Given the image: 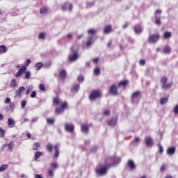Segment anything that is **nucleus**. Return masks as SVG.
<instances>
[{
  "label": "nucleus",
  "instance_id": "obj_1",
  "mask_svg": "<svg viewBox=\"0 0 178 178\" xmlns=\"http://www.w3.org/2000/svg\"><path fill=\"white\" fill-rule=\"evenodd\" d=\"M120 161H122L120 157H116V156H114L113 157L108 158L106 161V163H107L111 168V166H115V165L120 163Z\"/></svg>",
  "mask_w": 178,
  "mask_h": 178
},
{
  "label": "nucleus",
  "instance_id": "obj_2",
  "mask_svg": "<svg viewBox=\"0 0 178 178\" xmlns=\"http://www.w3.org/2000/svg\"><path fill=\"white\" fill-rule=\"evenodd\" d=\"M30 63H31V60L27 59L25 62V65H23L20 67L18 72L15 74V77H22L23 73L27 70V66H29Z\"/></svg>",
  "mask_w": 178,
  "mask_h": 178
},
{
  "label": "nucleus",
  "instance_id": "obj_3",
  "mask_svg": "<svg viewBox=\"0 0 178 178\" xmlns=\"http://www.w3.org/2000/svg\"><path fill=\"white\" fill-rule=\"evenodd\" d=\"M108 168H110V167H109V165H108L107 163H106L105 166L101 167V165H98L96 168L95 172L97 175H98V176H104L105 175L106 173H107Z\"/></svg>",
  "mask_w": 178,
  "mask_h": 178
},
{
  "label": "nucleus",
  "instance_id": "obj_4",
  "mask_svg": "<svg viewBox=\"0 0 178 178\" xmlns=\"http://www.w3.org/2000/svg\"><path fill=\"white\" fill-rule=\"evenodd\" d=\"M71 51L72 54H69L68 60L70 62H76L79 59V53H77V51H74V47L71 48Z\"/></svg>",
  "mask_w": 178,
  "mask_h": 178
},
{
  "label": "nucleus",
  "instance_id": "obj_5",
  "mask_svg": "<svg viewBox=\"0 0 178 178\" xmlns=\"http://www.w3.org/2000/svg\"><path fill=\"white\" fill-rule=\"evenodd\" d=\"M140 97H141V92L136 91L134 92L131 96V102L133 104H138V101H140Z\"/></svg>",
  "mask_w": 178,
  "mask_h": 178
},
{
  "label": "nucleus",
  "instance_id": "obj_6",
  "mask_svg": "<svg viewBox=\"0 0 178 178\" xmlns=\"http://www.w3.org/2000/svg\"><path fill=\"white\" fill-rule=\"evenodd\" d=\"M90 101H95L98 98H101V92L99 90H93L89 97Z\"/></svg>",
  "mask_w": 178,
  "mask_h": 178
},
{
  "label": "nucleus",
  "instance_id": "obj_7",
  "mask_svg": "<svg viewBox=\"0 0 178 178\" xmlns=\"http://www.w3.org/2000/svg\"><path fill=\"white\" fill-rule=\"evenodd\" d=\"M108 92L111 94V95H118V87L115 84H113L110 87Z\"/></svg>",
  "mask_w": 178,
  "mask_h": 178
},
{
  "label": "nucleus",
  "instance_id": "obj_8",
  "mask_svg": "<svg viewBox=\"0 0 178 178\" xmlns=\"http://www.w3.org/2000/svg\"><path fill=\"white\" fill-rule=\"evenodd\" d=\"M159 37V34L152 35L149 37V42L152 43L158 42Z\"/></svg>",
  "mask_w": 178,
  "mask_h": 178
},
{
  "label": "nucleus",
  "instance_id": "obj_9",
  "mask_svg": "<svg viewBox=\"0 0 178 178\" xmlns=\"http://www.w3.org/2000/svg\"><path fill=\"white\" fill-rule=\"evenodd\" d=\"M69 6L68 8V10L70 12H72V10H73V4L70 3H65L62 6V10L63 12L66 11L67 8Z\"/></svg>",
  "mask_w": 178,
  "mask_h": 178
},
{
  "label": "nucleus",
  "instance_id": "obj_10",
  "mask_svg": "<svg viewBox=\"0 0 178 178\" xmlns=\"http://www.w3.org/2000/svg\"><path fill=\"white\" fill-rule=\"evenodd\" d=\"M65 131L73 133L74 131V125L70 124H65Z\"/></svg>",
  "mask_w": 178,
  "mask_h": 178
},
{
  "label": "nucleus",
  "instance_id": "obj_11",
  "mask_svg": "<svg viewBox=\"0 0 178 178\" xmlns=\"http://www.w3.org/2000/svg\"><path fill=\"white\" fill-rule=\"evenodd\" d=\"M26 91V88L24 86L19 87L16 91H15V97H19V98L22 97V93Z\"/></svg>",
  "mask_w": 178,
  "mask_h": 178
},
{
  "label": "nucleus",
  "instance_id": "obj_12",
  "mask_svg": "<svg viewBox=\"0 0 178 178\" xmlns=\"http://www.w3.org/2000/svg\"><path fill=\"white\" fill-rule=\"evenodd\" d=\"M145 141L147 147H152L154 145V140H152V138L149 136H147Z\"/></svg>",
  "mask_w": 178,
  "mask_h": 178
},
{
  "label": "nucleus",
  "instance_id": "obj_13",
  "mask_svg": "<svg viewBox=\"0 0 178 178\" xmlns=\"http://www.w3.org/2000/svg\"><path fill=\"white\" fill-rule=\"evenodd\" d=\"M81 130L82 133H84L85 134H88V131L90 130V126L87 124H82L81 125Z\"/></svg>",
  "mask_w": 178,
  "mask_h": 178
},
{
  "label": "nucleus",
  "instance_id": "obj_14",
  "mask_svg": "<svg viewBox=\"0 0 178 178\" xmlns=\"http://www.w3.org/2000/svg\"><path fill=\"white\" fill-rule=\"evenodd\" d=\"M54 149H55V152L53 156L54 159H58V158H59V146L58 145H56L54 146Z\"/></svg>",
  "mask_w": 178,
  "mask_h": 178
},
{
  "label": "nucleus",
  "instance_id": "obj_15",
  "mask_svg": "<svg viewBox=\"0 0 178 178\" xmlns=\"http://www.w3.org/2000/svg\"><path fill=\"white\" fill-rule=\"evenodd\" d=\"M127 166L129 168V169H131V170H134V169L136 168V163L133 160H129L127 162Z\"/></svg>",
  "mask_w": 178,
  "mask_h": 178
},
{
  "label": "nucleus",
  "instance_id": "obj_16",
  "mask_svg": "<svg viewBox=\"0 0 178 178\" xmlns=\"http://www.w3.org/2000/svg\"><path fill=\"white\" fill-rule=\"evenodd\" d=\"M136 34H141L143 33V28L140 25H136L134 27Z\"/></svg>",
  "mask_w": 178,
  "mask_h": 178
},
{
  "label": "nucleus",
  "instance_id": "obj_17",
  "mask_svg": "<svg viewBox=\"0 0 178 178\" xmlns=\"http://www.w3.org/2000/svg\"><path fill=\"white\" fill-rule=\"evenodd\" d=\"M66 76H67L66 70H62L61 71H60L59 77L61 80H65V79H66Z\"/></svg>",
  "mask_w": 178,
  "mask_h": 178
},
{
  "label": "nucleus",
  "instance_id": "obj_18",
  "mask_svg": "<svg viewBox=\"0 0 178 178\" xmlns=\"http://www.w3.org/2000/svg\"><path fill=\"white\" fill-rule=\"evenodd\" d=\"M111 32H112V26L111 25L106 26L104 29V34H109Z\"/></svg>",
  "mask_w": 178,
  "mask_h": 178
},
{
  "label": "nucleus",
  "instance_id": "obj_19",
  "mask_svg": "<svg viewBox=\"0 0 178 178\" xmlns=\"http://www.w3.org/2000/svg\"><path fill=\"white\" fill-rule=\"evenodd\" d=\"M175 152H176V148L175 147H170L167 149L168 155H175Z\"/></svg>",
  "mask_w": 178,
  "mask_h": 178
},
{
  "label": "nucleus",
  "instance_id": "obj_20",
  "mask_svg": "<svg viewBox=\"0 0 178 178\" xmlns=\"http://www.w3.org/2000/svg\"><path fill=\"white\" fill-rule=\"evenodd\" d=\"M8 52V48L5 45L0 46V55L1 54H6Z\"/></svg>",
  "mask_w": 178,
  "mask_h": 178
},
{
  "label": "nucleus",
  "instance_id": "obj_21",
  "mask_svg": "<svg viewBox=\"0 0 178 178\" xmlns=\"http://www.w3.org/2000/svg\"><path fill=\"white\" fill-rule=\"evenodd\" d=\"M116 123H118V119L112 118L108 121L109 126H116Z\"/></svg>",
  "mask_w": 178,
  "mask_h": 178
},
{
  "label": "nucleus",
  "instance_id": "obj_22",
  "mask_svg": "<svg viewBox=\"0 0 178 178\" xmlns=\"http://www.w3.org/2000/svg\"><path fill=\"white\" fill-rule=\"evenodd\" d=\"M10 86L11 88H15L17 86V81L16 79H13L10 82Z\"/></svg>",
  "mask_w": 178,
  "mask_h": 178
},
{
  "label": "nucleus",
  "instance_id": "obj_23",
  "mask_svg": "<svg viewBox=\"0 0 178 178\" xmlns=\"http://www.w3.org/2000/svg\"><path fill=\"white\" fill-rule=\"evenodd\" d=\"M8 126L10 128L15 127V121L12 118L8 119Z\"/></svg>",
  "mask_w": 178,
  "mask_h": 178
},
{
  "label": "nucleus",
  "instance_id": "obj_24",
  "mask_svg": "<svg viewBox=\"0 0 178 178\" xmlns=\"http://www.w3.org/2000/svg\"><path fill=\"white\" fill-rule=\"evenodd\" d=\"M53 104L57 106L58 105H60V104H62V101L60 100L59 97H55L53 100Z\"/></svg>",
  "mask_w": 178,
  "mask_h": 178
},
{
  "label": "nucleus",
  "instance_id": "obj_25",
  "mask_svg": "<svg viewBox=\"0 0 178 178\" xmlns=\"http://www.w3.org/2000/svg\"><path fill=\"white\" fill-rule=\"evenodd\" d=\"M25 76L24 77V79H25L26 80H30V79H31V72L30 71H25Z\"/></svg>",
  "mask_w": 178,
  "mask_h": 178
},
{
  "label": "nucleus",
  "instance_id": "obj_26",
  "mask_svg": "<svg viewBox=\"0 0 178 178\" xmlns=\"http://www.w3.org/2000/svg\"><path fill=\"white\" fill-rule=\"evenodd\" d=\"M80 90V84L75 85L71 90L72 92H79Z\"/></svg>",
  "mask_w": 178,
  "mask_h": 178
},
{
  "label": "nucleus",
  "instance_id": "obj_27",
  "mask_svg": "<svg viewBox=\"0 0 178 178\" xmlns=\"http://www.w3.org/2000/svg\"><path fill=\"white\" fill-rule=\"evenodd\" d=\"M173 86V83L171 82L170 83H165V85H162L161 88H163L164 90H168L170 88Z\"/></svg>",
  "mask_w": 178,
  "mask_h": 178
},
{
  "label": "nucleus",
  "instance_id": "obj_28",
  "mask_svg": "<svg viewBox=\"0 0 178 178\" xmlns=\"http://www.w3.org/2000/svg\"><path fill=\"white\" fill-rule=\"evenodd\" d=\"M47 149L49 151V154H52V149H54V145L52 144L49 143L47 145Z\"/></svg>",
  "mask_w": 178,
  "mask_h": 178
},
{
  "label": "nucleus",
  "instance_id": "obj_29",
  "mask_svg": "<svg viewBox=\"0 0 178 178\" xmlns=\"http://www.w3.org/2000/svg\"><path fill=\"white\" fill-rule=\"evenodd\" d=\"M8 168H9L8 164L1 165L0 166V172H5V170H6V169H8Z\"/></svg>",
  "mask_w": 178,
  "mask_h": 178
},
{
  "label": "nucleus",
  "instance_id": "obj_30",
  "mask_svg": "<svg viewBox=\"0 0 178 178\" xmlns=\"http://www.w3.org/2000/svg\"><path fill=\"white\" fill-rule=\"evenodd\" d=\"M168 99H169L168 97H163L160 100L161 105H165V104L168 102Z\"/></svg>",
  "mask_w": 178,
  "mask_h": 178
},
{
  "label": "nucleus",
  "instance_id": "obj_31",
  "mask_svg": "<svg viewBox=\"0 0 178 178\" xmlns=\"http://www.w3.org/2000/svg\"><path fill=\"white\" fill-rule=\"evenodd\" d=\"M170 47L169 46L164 47V49H163V52L164 54H170Z\"/></svg>",
  "mask_w": 178,
  "mask_h": 178
},
{
  "label": "nucleus",
  "instance_id": "obj_32",
  "mask_svg": "<svg viewBox=\"0 0 178 178\" xmlns=\"http://www.w3.org/2000/svg\"><path fill=\"white\" fill-rule=\"evenodd\" d=\"M42 155V152H36L34 156L35 161H37V159H38V158H40V156H41Z\"/></svg>",
  "mask_w": 178,
  "mask_h": 178
},
{
  "label": "nucleus",
  "instance_id": "obj_33",
  "mask_svg": "<svg viewBox=\"0 0 178 178\" xmlns=\"http://www.w3.org/2000/svg\"><path fill=\"white\" fill-rule=\"evenodd\" d=\"M41 145V144L40 143V142H37L35 143L33 145V148L34 151H37V149H38L39 147Z\"/></svg>",
  "mask_w": 178,
  "mask_h": 178
},
{
  "label": "nucleus",
  "instance_id": "obj_34",
  "mask_svg": "<svg viewBox=\"0 0 178 178\" xmlns=\"http://www.w3.org/2000/svg\"><path fill=\"white\" fill-rule=\"evenodd\" d=\"M127 84H129L128 81H122L120 82V83L118 84V87H122V86H123L124 87H126Z\"/></svg>",
  "mask_w": 178,
  "mask_h": 178
},
{
  "label": "nucleus",
  "instance_id": "obj_35",
  "mask_svg": "<svg viewBox=\"0 0 178 178\" xmlns=\"http://www.w3.org/2000/svg\"><path fill=\"white\" fill-rule=\"evenodd\" d=\"M54 173H55V172H54L52 169H49L48 170L47 175H48L49 177H51V178L54 177Z\"/></svg>",
  "mask_w": 178,
  "mask_h": 178
},
{
  "label": "nucleus",
  "instance_id": "obj_36",
  "mask_svg": "<svg viewBox=\"0 0 178 178\" xmlns=\"http://www.w3.org/2000/svg\"><path fill=\"white\" fill-rule=\"evenodd\" d=\"M92 44V36H90L88 38V42L86 43L87 47H90Z\"/></svg>",
  "mask_w": 178,
  "mask_h": 178
},
{
  "label": "nucleus",
  "instance_id": "obj_37",
  "mask_svg": "<svg viewBox=\"0 0 178 178\" xmlns=\"http://www.w3.org/2000/svg\"><path fill=\"white\" fill-rule=\"evenodd\" d=\"M6 134V131L3 129L1 127H0V137L3 138L5 137V135Z\"/></svg>",
  "mask_w": 178,
  "mask_h": 178
},
{
  "label": "nucleus",
  "instance_id": "obj_38",
  "mask_svg": "<svg viewBox=\"0 0 178 178\" xmlns=\"http://www.w3.org/2000/svg\"><path fill=\"white\" fill-rule=\"evenodd\" d=\"M88 33L90 35H94V34H97V30H95V29H89L88 31Z\"/></svg>",
  "mask_w": 178,
  "mask_h": 178
},
{
  "label": "nucleus",
  "instance_id": "obj_39",
  "mask_svg": "<svg viewBox=\"0 0 178 178\" xmlns=\"http://www.w3.org/2000/svg\"><path fill=\"white\" fill-rule=\"evenodd\" d=\"M67 108H69V105L67 104V102H64L61 104V108L64 111V109H67Z\"/></svg>",
  "mask_w": 178,
  "mask_h": 178
},
{
  "label": "nucleus",
  "instance_id": "obj_40",
  "mask_svg": "<svg viewBox=\"0 0 178 178\" xmlns=\"http://www.w3.org/2000/svg\"><path fill=\"white\" fill-rule=\"evenodd\" d=\"M47 122L48 124H54L55 123V118H47Z\"/></svg>",
  "mask_w": 178,
  "mask_h": 178
},
{
  "label": "nucleus",
  "instance_id": "obj_41",
  "mask_svg": "<svg viewBox=\"0 0 178 178\" xmlns=\"http://www.w3.org/2000/svg\"><path fill=\"white\" fill-rule=\"evenodd\" d=\"M13 145H15V143H13V142H10L8 145L7 147H8V149L10 151H13Z\"/></svg>",
  "mask_w": 178,
  "mask_h": 178
},
{
  "label": "nucleus",
  "instance_id": "obj_42",
  "mask_svg": "<svg viewBox=\"0 0 178 178\" xmlns=\"http://www.w3.org/2000/svg\"><path fill=\"white\" fill-rule=\"evenodd\" d=\"M94 73L96 76H99V74H101V69L99 67L95 68Z\"/></svg>",
  "mask_w": 178,
  "mask_h": 178
},
{
  "label": "nucleus",
  "instance_id": "obj_43",
  "mask_svg": "<svg viewBox=\"0 0 178 178\" xmlns=\"http://www.w3.org/2000/svg\"><path fill=\"white\" fill-rule=\"evenodd\" d=\"M163 37H164V38H170V37H172V33L171 32H165L163 34Z\"/></svg>",
  "mask_w": 178,
  "mask_h": 178
},
{
  "label": "nucleus",
  "instance_id": "obj_44",
  "mask_svg": "<svg viewBox=\"0 0 178 178\" xmlns=\"http://www.w3.org/2000/svg\"><path fill=\"white\" fill-rule=\"evenodd\" d=\"M155 24H157L158 26H160L161 24V17H158L156 15H155Z\"/></svg>",
  "mask_w": 178,
  "mask_h": 178
},
{
  "label": "nucleus",
  "instance_id": "obj_45",
  "mask_svg": "<svg viewBox=\"0 0 178 178\" xmlns=\"http://www.w3.org/2000/svg\"><path fill=\"white\" fill-rule=\"evenodd\" d=\"M35 67L36 70H40V69H41V67H42V63H37L35 65Z\"/></svg>",
  "mask_w": 178,
  "mask_h": 178
},
{
  "label": "nucleus",
  "instance_id": "obj_46",
  "mask_svg": "<svg viewBox=\"0 0 178 178\" xmlns=\"http://www.w3.org/2000/svg\"><path fill=\"white\" fill-rule=\"evenodd\" d=\"M95 5V3L94 1H90L86 3V8H92V6H94Z\"/></svg>",
  "mask_w": 178,
  "mask_h": 178
},
{
  "label": "nucleus",
  "instance_id": "obj_47",
  "mask_svg": "<svg viewBox=\"0 0 178 178\" xmlns=\"http://www.w3.org/2000/svg\"><path fill=\"white\" fill-rule=\"evenodd\" d=\"M26 105H27V101L26 100L21 101V108H22V109H24V108H26Z\"/></svg>",
  "mask_w": 178,
  "mask_h": 178
},
{
  "label": "nucleus",
  "instance_id": "obj_48",
  "mask_svg": "<svg viewBox=\"0 0 178 178\" xmlns=\"http://www.w3.org/2000/svg\"><path fill=\"white\" fill-rule=\"evenodd\" d=\"M161 83H162V86H165L166 83H168V78L166 77H163L161 78Z\"/></svg>",
  "mask_w": 178,
  "mask_h": 178
},
{
  "label": "nucleus",
  "instance_id": "obj_49",
  "mask_svg": "<svg viewBox=\"0 0 178 178\" xmlns=\"http://www.w3.org/2000/svg\"><path fill=\"white\" fill-rule=\"evenodd\" d=\"M31 90H33V87L32 86H28L27 87L26 91V95H29V94H30V92H31Z\"/></svg>",
  "mask_w": 178,
  "mask_h": 178
},
{
  "label": "nucleus",
  "instance_id": "obj_50",
  "mask_svg": "<svg viewBox=\"0 0 178 178\" xmlns=\"http://www.w3.org/2000/svg\"><path fill=\"white\" fill-rule=\"evenodd\" d=\"M51 168H53V169H58V168L59 167L58 165V163H51Z\"/></svg>",
  "mask_w": 178,
  "mask_h": 178
},
{
  "label": "nucleus",
  "instance_id": "obj_51",
  "mask_svg": "<svg viewBox=\"0 0 178 178\" xmlns=\"http://www.w3.org/2000/svg\"><path fill=\"white\" fill-rule=\"evenodd\" d=\"M39 90H40L41 91H45V86L42 83L40 84Z\"/></svg>",
  "mask_w": 178,
  "mask_h": 178
},
{
  "label": "nucleus",
  "instance_id": "obj_52",
  "mask_svg": "<svg viewBox=\"0 0 178 178\" xmlns=\"http://www.w3.org/2000/svg\"><path fill=\"white\" fill-rule=\"evenodd\" d=\"M78 81H80L81 83H83L84 81V76L82 75H79L77 79Z\"/></svg>",
  "mask_w": 178,
  "mask_h": 178
},
{
  "label": "nucleus",
  "instance_id": "obj_53",
  "mask_svg": "<svg viewBox=\"0 0 178 178\" xmlns=\"http://www.w3.org/2000/svg\"><path fill=\"white\" fill-rule=\"evenodd\" d=\"M62 112H63L62 107L56 108V113H62Z\"/></svg>",
  "mask_w": 178,
  "mask_h": 178
},
{
  "label": "nucleus",
  "instance_id": "obj_54",
  "mask_svg": "<svg viewBox=\"0 0 178 178\" xmlns=\"http://www.w3.org/2000/svg\"><path fill=\"white\" fill-rule=\"evenodd\" d=\"M38 38H40V40H44V38H45V33H40Z\"/></svg>",
  "mask_w": 178,
  "mask_h": 178
},
{
  "label": "nucleus",
  "instance_id": "obj_55",
  "mask_svg": "<svg viewBox=\"0 0 178 178\" xmlns=\"http://www.w3.org/2000/svg\"><path fill=\"white\" fill-rule=\"evenodd\" d=\"M37 97V92L35 91H33L31 94V98H35Z\"/></svg>",
  "mask_w": 178,
  "mask_h": 178
},
{
  "label": "nucleus",
  "instance_id": "obj_56",
  "mask_svg": "<svg viewBox=\"0 0 178 178\" xmlns=\"http://www.w3.org/2000/svg\"><path fill=\"white\" fill-rule=\"evenodd\" d=\"M104 115H106V116H109V115H111V111L109 110H104Z\"/></svg>",
  "mask_w": 178,
  "mask_h": 178
},
{
  "label": "nucleus",
  "instance_id": "obj_57",
  "mask_svg": "<svg viewBox=\"0 0 178 178\" xmlns=\"http://www.w3.org/2000/svg\"><path fill=\"white\" fill-rule=\"evenodd\" d=\"M139 65H140V66H144L145 65V60L144 59L140 60L139 62Z\"/></svg>",
  "mask_w": 178,
  "mask_h": 178
},
{
  "label": "nucleus",
  "instance_id": "obj_58",
  "mask_svg": "<svg viewBox=\"0 0 178 178\" xmlns=\"http://www.w3.org/2000/svg\"><path fill=\"white\" fill-rule=\"evenodd\" d=\"M159 152L162 154V152H163V147L161 145V144H159Z\"/></svg>",
  "mask_w": 178,
  "mask_h": 178
},
{
  "label": "nucleus",
  "instance_id": "obj_59",
  "mask_svg": "<svg viewBox=\"0 0 178 178\" xmlns=\"http://www.w3.org/2000/svg\"><path fill=\"white\" fill-rule=\"evenodd\" d=\"M174 112L178 115V104L175 107Z\"/></svg>",
  "mask_w": 178,
  "mask_h": 178
},
{
  "label": "nucleus",
  "instance_id": "obj_60",
  "mask_svg": "<svg viewBox=\"0 0 178 178\" xmlns=\"http://www.w3.org/2000/svg\"><path fill=\"white\" fill-rule=\"evenodd\" d=\"M165 170H166V167L163 165L161 168V172H165Z\"/></svg>",
  "mask_w": 178,
  "mask_h": 178
},
{
  "label": "nucleus",
  "instance_id": "obj_61",
  "mask_svg": "<svg viewBox=\"0 0 178 178\" xmlns=\"http://www.w3.org/2000/svg\"><path fill=\"white\" fill-rule=\"evenodd\" d=\"M5 103L6 104H10V98H9V97L6 98Z\"/></svg>",
  "mask_w": 178,
  "mask_h": 178
},
{
  "label": "nucleus",
  "instance_id": "obj_62",
  "mask_svg": "<svg viewBox=\"0 0 178 178\" xmlns=\"http://www.w3.org/2000/svg\"><path fill=\"white\" fill-rule=\"evenodd\" d=\"M10 109H15V103H10Z\"/></svg>",
  "mask_w": 178,
  "mask_h": 178
},
{
  "label": "nucleus",
  "instance_id": "obj_63",
  "mask_svg": "<svg viewBox=\"0 0 178 178\" xmlns=\"http://www.w3.org/2000/svg\"><path fill=\"white\" fill-rule=\"evenodd\" d=\"M97 151V146H94L91 149V152H95Z\"/></svg>",
  "mask_w": 178,
  "mask_h": 178
},
{
  "label": "nucleus",
  "instance_id": "obj_64",
  "mask_svg": "<svg viewBox=\"0 0 178 178\" xmlns=\"http://www.w3.org/2000/svg\"><path fill=\"white\" fill-rule=\"evenodd\" d=\"M6 147H8V144H4L2 145L1 147V149L3 151L5 150V149L6 148Z\"/></svg>",
  "mask_w": 178,
  "mask_h": 178
}]
</instances>
